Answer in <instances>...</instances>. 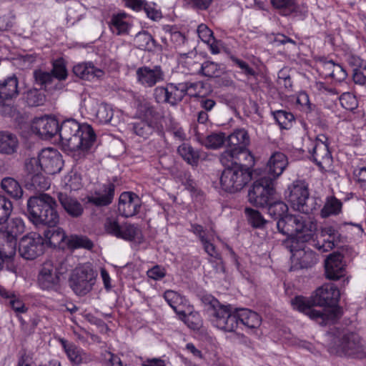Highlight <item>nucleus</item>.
Listing matches in <instances>:
<instances>
[{"label": "nucleus", "mask_w": 366, "mask_h": 366, "mask_svg": "<svg viewBox=\"0 0 366 366\" xmlns=\"http://www.w3.org/2000/svg\"><path fill=\"white\" fill-rule=\"evenodd\" d=\"M57 203L54 198L46 193L30 197L26 203V214L36 227L46 226L44 236L50 246L64 249L69 237L61 227Z\"/></svg>", "instance_id": "obj_1"}, {"label": "nucleus", "mask_w": 366, "mask_h": 366, "mask_svg": "<svg viewBox=\"0 0 366 366\" xmlns=\"http://www.w3.org/2000/svg\"><path fill=\"white\" fill-rule=\"evenodd\" d=\"M340 293L337 287L332 283L319 287L310 299L297 296L292 300L294 309L307 315L320 325H326L333 322L336 312L333 309L337 305Z\"/></svg>", "instance_id": "obj_2"}, {"label": "nucleus", "mask_w": 366, "mask_h": 366, "mask_svg": "<svg viewBox=\"0 0 366 366\" xmlns=\"http://www.w3.org/2000/svg\"><path fill=\"white\" fill-rule=\"evenodd\" d=\"M58 134L62 145L70 151L87 152L96 141V134L90 125H80L73 119H66L59 125Z\"/></svg>", "instance_id": "obj_3"}, {"label": "nucleus", "mask_w": 366, "mask_h": 366, "mask_svg": "<svg viewBox=\"0 0 366 366\" xmlns=\"http://www.w3.org/2000/svg\"><path fill=\"white\" fill-rule=\"evenodd\" d=\"M276 225L280 232L287 236L295 234L297 238L295 239L302 242L313 239L317 229V222L310 217L288 214L280 217Z\"/></svg>", "instance_id": "obj_4"}, {"label": "nucleus", "mask_w": 366, "mask_h": 366, "mask_svg": "<svg viewBox=\"0 0 366 366\" xmlns=\"http://www.w3.org/2000/svg\"><path fill=\"white\" fill-rule=\"evenodd\" d=\"M328 350L339 356L355 358L366 357V347L360 337L355 332L337 331L332 336Z\"/></svg>", "instance_id": "obj_5"}, {"label": "nucleus", "mask_w": 366, "mask_h": 366, "mask_svg": "<svg viewBox=\"0 0 366 366\" xmlns=\"http://www.w3.org/2000/svg\"><path fill=\"white\" fill-rule=\"evenodd\" d=\"M285 196L295 210L304 214L312 213L319 206L316 199L310 196L308 185L302 180H296L290 184Z\"/></svg>", "instance_id": "obj_6"}, {"label": "nucleus", "mask_w": 366, "mask_h": 366, "mask_svg": "<svg viewBox=\"0 0 366 366\" xmlns=\"http://www.w3.org/2000/svg\"><path fill=\"white\" fill-rule=\"evenodd\" d=\"M220 177L222 189L229 193H234L243 189L252 179V173L248 168L239 166H224Z\"/></svg>", "instance_id": "obj_7"}, {"label": "nucleus", "mask_w": 366, "mask_h": 366, "mask_svg": "<svg viewBox=\"0 0 366 366\" xmlns=\"http://www.w3.org/2000/svg\"><path fill=\"white\" fill-rule=\"evenodd\" d=\"M97 274L89 266L76 268L69 279V286L79 296L89 293L95 283Z\"/></svg>", "instance_id": "obj_8"}, {"label": "nucleus", "mask_w": 366, "mask_h": 366, "mask_svg": "<svg viewBox=\"0 0 366 366\" xmlns=\"http://www.w3.org/2000/svg\"><path fill=\"white\" fill-rule=\"evenodd\" d=\"M274 193V182L262 176L252 184L248 192V201L256 207L267 206Z\"/></svg>", "instance_id": "obj_9"}, {"label": "nucleus", "mask_w": 366, "mask_h": 366, "mask_svg": "<svg viewBox=\"0 0 366 366\" xmlns=\"http://www.w3.org/2000/svg\"><path fill=\"white\" fill-rule=\"evenodd\" d=\"M226 324L227 327H224L222 329L226 332L234 331L239 324L248 328L254 329L259 327L261 317L257 312L247 309L241 308L234 311L231 309L227 315Z\"/></svg>", "instance_id": "obj_10"}, {"label": "nucleus", "mask_w": 366, "mask_h": 366, "mask_svg": "<svg viewBox=\"0 0 366 366\" xmlns=\"http://www.w3.org/2000/svg\"><path fill=\"white\" fill-rule=\"evenodd\" d=\"M297 239H287L283 245L292 254L295 264L292 267L295 269H305L312 267L317 262L316 254L310 249L300 248Z\"/></svg>", "instance_id": "obj_11"}, {"label": "nucleus", "mask_w": 366, "mask_h": 366, "mask_svg": "<svg viewBox=\"0 0 366 366\" xmlns=\"http://www.w3.org/2000/svg\"><path fill=\"white\" fill-rule=\"evenodd\" d=\"M219 159L223 166H239L249 169L254 162V158L247 147L227 149L220 154Z\"/></svg>", "instance_id": "obj_12"}, {"label": "nucleus", "mask_w": 366, "mask_h": 366, "mask_svg": "<svg viewBox=\"0 0 366 366\" xmlns=\"http://www.w3.org/2000/svg\"><path fill=\"white\" fill-rule=\"evenodd\" d=\"M44 249V239L38 233L31 232L20 240L19 252L26 259H34L43 254Z\"/></svg>", "instance_id": "obj_13"}, {"label": "nucleus", "mask_w": 366, "mask_h": 366, "mask_svg": "<svg viewBox=\"0 0 366 366\" xmlns=\"http://www.w3.org/2000/svg\"><path fill=\"white\" fill-rule=\"evenodd\" d=\"M207 311L213 317V322L217 327L222 330L227 327V315L231 310L230 305H222L217 299L210 295H203L201 298Z\"/></svg>", "instance_id": "obj_14"}, {"label": "nucleus", "mask_w": 366, "mask_h": 366, "mask_svg": "<svg viewBox=\"0 0 366 366\" xmlns=\"http://www.w3.org/2000/svg\"><path fill=\"white\" fill-rule=\"evenodd\" d=\"M104 229L108 234L126 241H133L140 232L137 225L128 222L120 224L112 217L106 219Z\"/></svg>", "instance_id": "obj_15"}, {"label": "nucleus", "mask_w": 366, "mask_h": 366, "mask_svg": "<svg viewBox=\"0 0 366 366\" xmlns=\"http://www.w3.org/2000/svg\"><path fill=\"white\" fill-rule=\"evenodd\" d=\"M31 131L43 139H50L58 134L59 122L53 117L36 118L32 122Z\"/></svg>", "instance_id": "obj_16"}, {"label": "nucleus", "mask_w": 366, "mask_h": 366, "mask_svg": "<svg viewBox=\"0 0 366 366\" xmlns=\"http://www.w3.org/2000/svg\"><path fill=\"white\" fill-rule=\"evenodd\" d=\"M38 157L42 170L49 174L59 172L63 167L61 156L56 149H43Z\"/></svg>", "instance_id": "obj_17"}, {"label": "nucleus", "mask_w": 366, "mask_h": 366, "mask_svg": "<svg viewBox=\"0 0 366 366\" xmlns=\"http://www.w3.org/2000/svg\"><path fill=\"white\" fill-rule=\"evenodd\" d=\"M137 81L146 87H153L164 79V73L159 65L141 66L136 71Z\"/></svg>", "instance_id": "obj_18"}, {"label": "nucleus", "mask_w": 366, "mask_h": 366, "mask_svg": "<svg viewBox=\"0 0 366 366\" xmlns=\"http://www.w3.org/2000/svg\"><path fill=\"white\" fill-rule=\"evenodd\" d=\"M141 199L134 192H124L119 199L118 211L122 217H133L139 212Z\"/></svg>", "instance_id": "obj_19"}, {"label": "nucleus", "mask_w": 366, "mask_h": 366, "mask_svg": "<svg viewBox=\"0 0 366 366\" xmlns=\"http://www.w3.org/2000/svg\"><path fill=\"white\" fill-rule=\"evenodd\" d=\"M288 165L287 156L280 152H274L269 157L265 167L267 178L274 182L284 172Z\"/></svg>", "instance_id": "obj_20"}, {"label": "nucleus", "mask_w": 366, "mask_h": 366, "mask_svg": "<svg viewBox=\"0 0 366 366\" xmlns=\"http://www.w3.org/2000/svg\"><path fill=\"white\" fill-rule=\"evenodd\" d=\"M114 191L115 185L114 183L104 184L99 189H96L92 195L87 197V201L96 207L108 206L114 199Z\"/></svg>", "instance_id": "obj_21"}, {"label": "nucleus", "mask_w": 366, "mask_h": 366, "mask_svg": "<svg viewBox=\"0 0 366 366\" xmlns=\"http://www.w3.org/2000/svg\"><path fill=\"white\" fill-rule=\"evenodd\" d=\"M132 131L138 137L147 139L163 127L152 118H140L132 123Z\"/></svg>", "instance_id": "obj_22"}, {"label": "nucleus", "mask_w": 366, "mask_h": 366, "mask_svg": "<svg viewBox=\"0 0 366 366\" xmlns=\"http://www.w3.org/2000/svg\"><path fill=\"white\" fill-rule=\"evenodd\" d=\"M325 267L326 277L329 280H337L345 275V265L340 253L330 254L325 259Z\"/></svg>", "instance_id": "obj_23"}, {"label": "nucleus", "mask_w": 366, "mask_h": 366, "mask_svg": "<svg viewBox=\"0 0 366 366\" xmlns=\"http://www.w3.org/2000/svg\"><path fill=\"white\" fill-rule=\"evenodd\" d=\"M38 282L43 290L57 291L60 287L59 275L51 265L46 264L39 272Z\"/></svg>", "instance_id": "obj_24"}, {"label": "nucleus", "mask_w": 366, "mask_h": 366, "mask_svg": "<svg viewBox=\"0 0 366 366\" xmlns=\"http://www.w3.org/2000/svg\"><path fill=\"white\" fill-rule=\"evenodd\" d=\"M320 235L321 237H329V239H323L322 243L318 241L315 243V247L322 252L332 249L340 242V234L332 226H325L320 229Z\"/></svg>", "instance_id": "obj_25"}, {"label": "nucleus", "mask_w": 366, "mask_h": 366, "mask_svg": "<svg viewBox=\"0 0 366 366\" xmlns=\"http://www.w3.org/2000/svg\"><path fill=\"white\" fill-rule=\"evenodd\" d=\"M19 94V81L15 75L0 81V101L12 102Z\"/></svg>", "instance_id": "obj_26"}, {"label": "nucleus", "mask_w": 366, "mask_h": 366, "mask_svg": "<svg viewBox=\"0 0 366 366\" xmlns=\"http://www.w3.org/2000/svg\"><path fill=\"white\" fill-rule=\"evenodd\" d=\"M74 74L81 79L92 81L94 79H101L104 76V71L97 68L91 62H82L73 67Z\"/></svg>", "instance_id": "obj_27"}, {"label": "nucleus", "mask_w": 366, "mask_h": 366, "mask_svg": "<svg viewBox=\"0 0 366 366\" xmlns=\"http://www.w3.org/2000/svg\"><path fill=\"white\" fill-rule=\"evenodd\" d=\"M58 199L66 212L71 217L78 218L82 215L84 207L76 199L60 192L58 194Z\"/></svg>", "instance_id": "obj_28"}, {"label": "nucleus", "mask_w": 366, "mask_h": 366, "mask_svg": "<svg viewBox=\"0 0 366 366\" xmlns=\"http://www.w3.org/2000/svg\"><path fill=\"white\" fill-rule=\"evenodd\" d=\"M196 139L202 146L207 149H217L220 148L226 140V136L224 132H212L204 136L200 134L198 130L196 131Z\"/></svg>", "instance_id": "obj_29"}, {"label": "nucleus", "mask_w": 366, "mask_h": 366, "mask_svg": "<svg viewBox=\"0 0 366 366\" xmlns=\"http://www.w3.org/2000/svg\"><path fill=\"white\" fill-rule=\"evenodd\" d=\"M312 156L314 162L320 167H324V164L331 162V153L328 144L315 143L312 149Z\"/></svg>", "instance_id": "obj_30"}, {"label": "nucleus", "mask_w": 366, "mask_h": 366, "mask_svg": "<svg viewBox=\"0 0 366 366\" xmlns=\"http://www.w3.org/2000/svg\"><path fill=\"white\" fill-rule=\"evenodd\" d=\"M134 42L138 49L149 51L161 49L162 47L147 31H143L136 34Z\"/></svg>", "instance_id": "obj_31"}, {"label": "nucleus", "mask_w": 366, "mask_h": 366, "mask_svg": "<svg viewBox=\"0 0 366 366\" xmlns=\"http://www.w3.org/2000/svg\"><path fill=\"white\" fill-rule=\"evenodd\" d=\"M18 144L16 135L8 132H0V153L12 154L16 152Z\"/></svg>", "instance_id": "obj_32"}, {"label": "nucleus", "mask_w": 366, "mask_h": 366, "mask_svg": "<svg viewBox=\"0 0 366 366\" xmlns=\"http://www.w3.org/2000/svg\"><path fill=\"white\" fill-rule=\"evenodd\" d=\"M25 226L21 218L15 217L11 219L6 224L2 235L4 238L15 239L24 232Z\"/></svg>", "instance_id": "obj_33"}, {"label": "nucleus", "mask_w": 366, "mask_h": 366, "mask_svg": "<svg viewBox=\"0 0 366 366\" xmlns=\"http://www.w3.org/2000/svg\"><path fill=\"white\" fill-rule=\"evenodd\" d=\"M249 137L247 132L244 129H237L227 137L229 149H237L247 147L249 144Z\"/></svg>", "instance_id": "obj_34"}, {"label": "nucleus", "mask_w": 366, "mask_h": 366, "mask_svg": "<svg viewBox=\"0 0 366 366\" xmlns=\"http://www.w3.org/2000/svg\"><path fill=\"white\" fill-rule=\"evenodd\" d=\"M178 154L182 159L192 166H197L199 159V153L195 150L190 144L182 143L177 148Z\"/></svg>", "instance_id": "obj_35"}, {"label": "nucleus", "mask_w": 366, "mask_h": 366, "mask_svg": "<svg viewBox=\"0 0 366 366\" xmlns=\"http://www.w3.org/2000/svg\"><path fill=\"white\" fill-rule=\"evenodd\" d=\"M25 183L28 189L39 192L46 190L50 187V182L42 174V172L33 174L29 179H25Z\"/></svg>", "instance_id": "obj_36"}, {"label": "nucleus", "mask_w": 366, "mask_h": 366, "mask_svg": "<svg viewBox=\"0 0 366 366\" xmlns=\"http://www.w3.org/2000/svg\"><path fill=\"white\" fill-rule=\"evenodd\" d=\"M91 104L95 103L94 101H92L90 102ZM97 107L96 109H93L92 112L95 114L97 120L100 124H107L110 122L113 117V109L112 108L106 103L97 104Z\"/></svg>", "instance_id": "obj_37"}, {"label": "nucleus", "mask_w": 366, "mask_h": 366, "mask_svg": "<svg viewBox=\"0 0 366 366\" xmlns=\"http://www.w3.org/2000/svg\"><path fill=\"white\" fill-rule=\"evenodd\" d=\"M1 188L9 195L14 199H19L22 197L23 190L19 183L13 178H4L1 183Z\"/></svg>", "instance_id": "obj_38"}, {"label": "nucleus", "mask_w": 366, "mask_h": 366, "mask_svg": "<svg viewBox=\"0 0 366 366\" xmlns=\"http://www.w3.org/2000/svg\"><path fill=\"white\" fill-rule=\"evenodd\" d=\"M126 16L125 13L117 14L112 16L110 21V28L113 33H116L117 35H122L128 32L129 25L124 20Z\"/></svg>", "instance_id": "obj_39"}, {"label": "nucleus", "mask_w": 366, "mask_h": 366, "mask_svg": "<svg viewBox=\"0 0 366 366\" xmlns=\"http://www.w3.org/2000/svg\"><path fill=\"white\" fill-rule=\"evenodd\" d=\"M342 202L335 197L327 198L323 208L321 210V216L327 217L330 215L337 214L341 211Z\"/></svg>", "instance_id": "obj_40"}, {"label": "nucleus", "mask_w": 366, "mask_h": 366, "mask_svg": "<svg viewBox=\"0 0 366 366\" xmlns=\"http://www.w3.org/2000/svg\"><path fill=\"white\" fill-rule=\"evenodd\" d=\"M66 247L69 249L84 248L91 249L94 244L85 236L71 235L66 242Z\"/></svg>", "instance_id": "obj_41"}, {"label": "nucleus", "mask_w": 366, "mask_h": 366, "mask_svg": "<svg viewBox=\"0 0 366 366\" xmlns=\"http://www.w3.org/2000/svg\"><path fill=\"white\" fill-rule=\"evenodd\" d=\"M24 99L28 106L39 107L44 104L46 97L37 89H31L24 94Z\"/></svg>", "instance_id": "obj_42"}, {"label": "nucleus", "mask_w": 366, "mask_h": 366, "mask_svg": "<svg viewBox=\"0 0 366 366\" xmlns=\"http://www.w3.org/2000/svg\"><path fill=\"white\" fill-rule=\"evenodd\" d=\"M267 205L268 214L274 220L278 221L280 219V217H283L287 214L288 207L285 202L282 201H277L272 203L269 202Z\"/></svg>", "instance_id": "obj_43"}, {"label": "nucleus", "mask_w": 366, "mask_h": 366, "mask_svg": "<svg viewBox=\"0 0 366 366\" xmlns=\"http://www.w3.org/2000/svg\"><path fill=\"white\" fill-rule=\"evenodd\" d=\"M224 73L223 69L217 63L207 61L202 64L200 75L209 78L218 77Z\"/></svg>", "instance_id": "obj_44"}, {"label": "nucleus", "mask_w": 366, "mask_h": 366, "mask_svg": "<svg viewBox=\"0 0 366 366\" xmlns=\"http://www.w3.org/2000/svg\"><path fill=\"white\" fill-rule=\"evenodd\" d=\"M184 93V97H200L201 90L204 88V84L202 81H182L181 82Z\"/></svg>", "instance_id": "obj_45"}, {"label": "nucleus", "mask_w": 366, "mask_h": 366, "mask_svg": "<svg viewBox=\"0 0 366 366\" xmlns=\"http://www.w3.org/2000/svg\"><path fill=\"white\" fill-rule=\"evenodd\" d=\"M171 87L172 83H168L165 86H157L154 90V97L157 102L168 104L171 106Z\"/></svg>", "instance_id": "obj_46"}, {"label": "nucleus", "mask_w": 366, "mask_h": 366, "mask_svg": "<svg viewBox=\"0 0 366 366\" xmlns=\"http://www.w3.org/2000/svg\"><path fill=\"white\" fill-rule=\"evenodd\" d=\"M16 240L5 238L4 242L0 248V256L3 260L8 261L14 257L16 250Z\"/></svg>", "instance_id": "obj_47"}, {"label": "nucleus", "mask_w": 366, "mask_h": 366, "mask_svg": "<svg viewBox=\"0 0 366 366\" xmlns=\"http://www.w3.org/2000/svg\"><path fill=\"white\" fill-rule=\"evenodd\" d=\"M274 118L281 129H288L295 119L294 115L284 110H278L273 113Z\"/></svg>", "instance_id": "obj_48"}, {"label": "nucleus", "mask_w": 366, "mask_h": 366, "mask_svg": "<svg viewBox=\"0 0 366 366\" xmlns=\"http://www.w3.org/2000/svg\"><path fill=\"white\" fill-rule=\"evenodd\" d=\"M35 84L41 89H46L53 82V75L50 72L44 71L41 69L35 70L33 73Z\"/></svg>", "instance_id": "obj_49"}, {"label": "nucleus", "mask_w": 366, "mask_h": 366, "mask_svg": "<svg viewBox=\"0 0 366 366\" xmlns=\"http://www.w3.org/2000/svg\"><path fill=\"white\" fill-rule=\"evenodd\" d=\"M244 213L247 217L249 223L253 227L261 228L267 223V221L257 210L252 208H245Z\"/></svg>", "instance_id": "obj_50"}, {"label": "nucleus", "mask_w": 366, "mask_h": 366, "mask_svg": "<svg viewBox=\"0 0 366 366\" xmlns=\"http://www.w3.org/2000/svg\"><path fill=\"white\" fill-rule=\"evenodd\" d=\"M42 171L39 157H31L26 159L24 163L25 179Z\"/></svg>", "instance_id": "obj_51"}, {"label": "nucleus", "mask_w": 366, "mask_h": 366, "mask_svg": "<svg viewBox=\"0 0 366 366\" xmlns=\"http://www.w3.org/2000/svg\"><path fill=\"white\" fill-rule=\"evenodd\" d=\"M50 73L53 75V78H56L59 81L66 79L68 75L67 70L64 60L62 58L57 59L53 62V68Z\"/></svg>", "instance_id": "obj_52"}, {"label": "nucleus", "mask_w": 366, "mask_h": 366, "mask_svg": "<svg viewBox=\"0 0 366 366\" xmlns=\"http://www.w3.org/2000/svg\"><path fill=\"white\" fill-rule=\"evenodd\" d=\"M12 210L13 204L11 202L0 194V224L7 222Z\"/></svg>", "instance_id": "obj_53"}, {"label": "nucleus", "mask_w": 366, "mask_h": 366, "mask_svg": "<svg viewBox=\"0 0 366 366\" xmlns=\"http://www.w3.org/2000/svg\"><path fill=\"white\" fill-rule=\"evenodd\" d=\"M335 64L332 60L322 59L317 64V71L324 78H330Z\"/></svg>", "instance_id": "obj_54"}, {"label": "nucleus", "mask_w": 366, "mask_h": 366, "mask_svg": "<svg viewBox=\"0 0 366 366\" xmlns=\"http://www.w3.org/2000/svg\"><path fill=\"white\" fill-rule=\"evenodd\" d=\"M158 138L150 142V145L157 152H164L167 147V141L163 127L157 132Z\"/></svg>", "instance_id": "obj_55"}, {"label": "nucleus", "mask_w": 366, "mask_h": 366, "mask_svg": "<svg viewBox=\"0 0 366 366\" xmlns=\"http://www.w3.org/2000/svg\"><path fill=\"white\" fill-rule=\"evenodd\" d=\"M171 106L175 107L184 99V93L181 82L172 83L171 87Z\"/></svg>", "instance_id": "obj_56"}, {"label": "nucleus", "mask_w": 366, "mask_h": 366, "mask_svg": "<svg viewBox=\"0 0 366 366\" xmlns=\"http://www.w3.org/2000/svg\"><path fill=\"white\" fill-rule=\"evenodd\" d=\"M340 102L347 110H353L357 107V101L355 95L350 92H345L339 97Z\"/></svg>", "instance_id": "obj_57"}, {"label": "nucleus", "mask_w": 366, "mask_h": 366, "mask_svg": "<svg viewBox=\"0 0 366 366\" xmlns=\"http://www.w3.org/2000/svg\"><path fill=\"white\" fill-rule=\"evenodd\" d=\"M65 352L69 360L76 365L82 362L81 351L74 345H64Z\"/></svg>", "instance_id": "obj_58"}, {"label": "nucleus", "mask_w": 366, "mask_h": 366, "mask_svg": "<svg viewBox=\"0 0 366 366\" xmlns=\"http://www.w3.org/2000/svg\"><path fill=\"white\" fill-rule=\"evenodd\" d=\"M202 64L197 60V58L192 56H186L183 61L184 66L191 74H200Z\"/></svg>", "instance_id": "obj_59"}, {"label": "nucleus", "mask_w": 366, "mask_h": 366, "mask_svg": "<svg viewBox=\"0 0 366 366\" xmlns=\"http://www.w3.org/2000/svg\"><path fill=\"white\" fill-rule=\"evenodd\" d=\"M197 33L202 41L207 44H210L214 40L213 32L206 24H201L199 25Z\"/></svg>", "instance_id": "obj_60"}, {"label": "nucleus", "mask_w": 366, "mask_h": 366, "mask_svg": "<svg viewBox=\"0 0 366 366\" xmlns=\"http://www.w3.org/2000/svg\"><path fill=\"white\" fill-rule=\"evenodd\" d=\"M352 79L357 84H366V66L364 64L361 67L354 68L352 74Z\"/></svg>", "instance_id": "obj_61"}, {"label": "nucleus", "mask_w": 366, "mask_h": 366, "mask_svg": "<svg viewBox=\"0 0 366 366\" xmlns=\"http://www.w3.org/2000/svg\"><path fill=\"white\" fill-rule=\"evenodd\" d=\"M0 113L4 117H14L16 114V108L14 106L13 101H0Z\"/></svg>", "instance_id": "obj_62"}, {"label": "nucleus", "mask_w": 366, "mask_h": 366, "mask_svg": "<svg viewBox=\"0 0 366 366\" xmlns=\"http://www.w3.org/2000/svg\"><path fill=\"white\" fill-rule=\"evenodd\" d=\"M272 6L277 9H283L287 12L284 13V15H287L288 13L293 10L295 5L294 0H271Z\"/></svg>", "instance_id": "obj_63"}, {"label": "nucleus", "mask_w": 366, "mask_h": 366, "mask_svg": "<svg viewBox=\"0 0 366 366\" xmlns=\"http://www.w3.org/2000/svg\"><path fill=\"white\" fill-rule=\"evenodd\" d=\"M103 357L105 366H123L120 358L109 351H105Z\"/></svg>", "instance_id": "obj_64"}]
</instances>
